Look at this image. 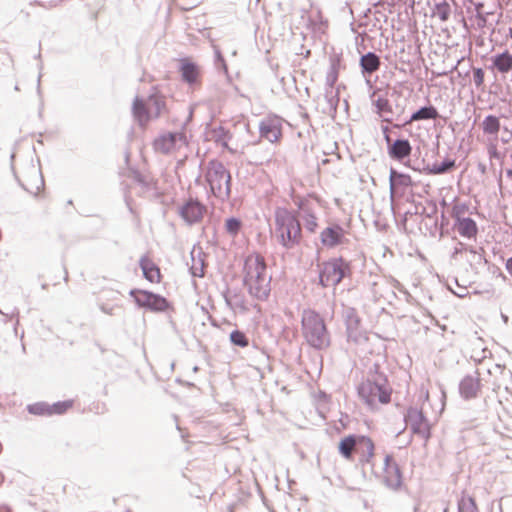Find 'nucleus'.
<instances>
[{
    "mask_svg": "<svg viewBox=\"0 0 512 512\" xmlns=\"http://www.w3.org/2000/svg\"><path fill=\"white\" fill-rule=\"evenodd\" d=\"M345 239V230L339 224H332L326 227L320 234V240L323 246L334 248L343 243Z\"/></svg>",
    "mask_w": 512,
    "mask_h": 512,
    "instance_id": "obj_15",
    "label": "nucleus"
},
{
    "mask_svg": "<svg viewBox=\"0 0 512 512\" xmlns=\"http://www.w3.org/2000/svg\"><path fill=\"white\" fill-rule=\"evenodd\" d=\"M392 388L387 375L374 363L367 371L366 379L359 385L360 398L371 408L377 404H387L391 399Z\"/></svg>",
    "mask_w": 512,
    "mask_h": 512,
    "instance_id": "obj_2",
    "label": "nucleus"
},
{
    "mask_svg": "<svg viewBox=\"0 0 512 512\" xmlns=\"http://www.w3.org/2000/svg\"><path fill=\"white\" fill-rule=\"evenodd\" d=\"M30 414L38 416H50L49 404L46 402H37L27 406Z\"/></svg>",
    "mask_w": 512,
    "mask_h": 512,
    "instance_id": "obj_36",
    "label": "nucleus"
},
{
    "mask_svg": "<svg viewBox=\"0 0 512 512\" xmlns=\"http://www.w3.org/2000/svg\"><path fill=\"white\" fill-rule=\"evenodd\" d=\"M14 90L15 91H19L20 90V88H19V86L17 84L14 86Z\"/></svg>",
    "mask_w": 512,
    "mask_h": 512,
    "instance_id": "obj_62",
    "label": "nucleus"
},
{
    "mask_svg": "<svg viewBox=\"0 0 512 512\" xmlns=\"http://www.w3.org/2000/svg\"><path fill=\"white\" fill-rule=\"evenodd\" d=\"M454 229L459 233L460 236L468 239L475 238L478 233L477 224L470 217L458 219L457 222H454Z\"/></svg>",
    "mask_w": 512,
    "mask_h": 512,
    "instance_id": "obj_20",
    "label": "nucleus"
},
{
    "mask_svg": "<svg viewBox=\"0 0 512 512\" xmlns=\"http://www.w3.org/2000/svg\"><path fill=\"white\" fill-rule=\"evenodd\" d=\"M489 154L491 157H496L497 156V150L495 148L491 149L489 151Z\"/></svg>",
    "mask_w": 512,
    "mask_h": 512,
    "instance_id": "obj_55",
    "label": "nucleus"
},
{
    "mask_svg": "<svg viewBox=\"0 0 512 512\" xmlns=\"http://www.w3.org/2000/svg\"><path fill=\"white\" fill-rule=\"evenodd\" d=\"M324 97L329 111L336 112L340 100L338 90H335L334 86H326Z\"/></svg>",
    "mask_w": 512,
    "mask_h": 512,
    "instance_id": "obj_33",
    "label": "nucleus"
},
{
    "mask_svg": "<svg viewBox=\"0 0 512 512\" xmlns=\"http://www.w3.org/2000/svg\"><path fill=\"white\" fill-rule=\"evenodd\" d=\"M505 266H506L507 271L509 272V274L512 277V257L507 259Z\"/></svg>",
    "mask_w": 512,
    "mask_h": 512,
    "instance_id": "obj_51",
    "label": "nucleus"
},
{
    "mask_svg": "<svg viewBox=\"0 0 512 512\" xmlns=\"http://www.w3.org/2000/svg\"><path fill=\"white\" fill-rule=\"evenodd\" d=\"M490 61L491 70H496L503 75L512 71V54L508 50L492 55Z\"/></svg>",
    "mask_w": 512,
    "mask_h": 512,
    "instance_id": "obj_16",
    "label": "nucleus"
},
{
    "mask_svg": "<svg viewBox=\"0 0 512 512\" xmlns=\"http://www.w3.org/2000/svg\"><path fill=\"white\" fill-rule=\"evenodd\" d=\"M456 167V161L454 159H445L440 164L434 163L433 165H425L422 171L430 175H441L445 174Z\"/></svg>",
    "mask_w": 512,
    "mask_h": 512,
    "instance_id": "obj_26",
    "label": "nucleus"
},
{
    "mask_svg": "<svg viewBox=\"0 0 512 512\" xmlns=\"http://www.w3.org/2000/svg\"><path fill=\"white\" fill-rule=\"evenodd\" d=\"M375 106L378 112H391L390 103L386 98L378 97L375 101Z\"/></svg>",
    "mask_w": 512,
    "mask_h": 512,
    "instance_id": "obj_42",
    "label": "nucleus"
},
{
    "mask_svg": "<svg viewBox=\"0 0 512 512\" xmlns=\"http://www.w3.org/2000/svg\"><path fill=\"white\" fill-rule=\"evenodd\" d=\"M356 452L361 455V462L369 463L374 456L373 441L367 436L359 435Z\"/></svg>",
    "mask_w": 512,
    "mask_h": 512,
    "instance_id": "obj_22",
    "label": "nucleus"
},
{
    "mask_svg": "<svg viewBox=\"0 0 512 512\" xmlns=\"http://www.w3.org/2000/svg\"><path fill=\"white\" fill-rule=\"evenodd\" d=\"M230 341L233 345L242 348L247 347L249 344L247 336L240 330H233L230 333Z\"/></svg>",
    "mask_w": 512,
    "mask_h": 512,
    "instance_id": "obj_38",
    "label": "nucleus"
},
{
    "mask_svg": "<svg viewBox=\"0 0 512 512\" xmlns=\"http://www.w3.org/2000/svg\"><path fill=\"white\" fill-rule=\"evenodd\" d=\"M502 318H503V320H504L505 322H507V321H508V317H507L506 315H502Z\"/></svg>",
    "mask_w": 512,
    "mask_h": 512,
    "instance_id": "obj_61",
    "label": "nucleus"
},
{
    "mask_svg": "<svg viewBox=\"0 0 512 512\" xmlns=\"http://www.w3.org/2000/svg\"><path fill=\"white\" fill-rule=\"evenodd\" d=\"M156 152L162 154L173 153L187 146V138L184 132H166L161 134L153 143Z\"/></svg>",
    "mask_w": 512,
    "mask_h": 512,
    "instance_id": "obj_8",
    "label": "nucleus"
},
{
    "mask_svg": "<svg viewBox=\"0 0 512 512\" xmlns=\"http://www.w3.org/2000/svg\"><path fill=\"white\" fill-rule=\"evenodd\" d=\"M480 389L481 381L477 371L474 375H466L459 383V394L464 400L477 398Z\"/></svg>",
    "mask_w": 512,
    "mask_h": 512,
    "instance_id": "obj_13",
    "label": "nucleus"
},
{
    "mask_svg": "<svg viewBox=\"0 0 512 512\" xmlns=\"http://www.w3.org/2000/svg\"><path fill=\"white\" fill-rule=\"evenodd\" d=\"M248 127H249V125L246 124V123H243V124L239 125V128H243L245 130H248Z\"/></svg>",
    "mask_w": 512,
    "mask_h": 512,
    "instance_id": "obj_56",
    "label": "nucleus"
},
{
    "mask_svg": "<svg viewBox=\"0 0 512 512\" xmlns=\"http://www.w3.org/2000/svg\"><path fill=\"white\" fill-rule=\"evenodd\" d=\"M382 133H383L384 139H385V141L387 143V146H388L389 143L392 142L391 137L389 135V128H388V126H382Z\"/></svg>",
    "mask_w": 512,
    "mask_h": 512,
    "instance_id": "obj_49",
    "label": "nucleus"
},
{
    "mask_svg": "<svg viewBox=\"0 0 512 512\" xmlns=\"http://www.w3.org/2000/svg\"><path fill=\"white\" fill-rule=\"evenodd\" d=\"M343 318L346 324V332L348 340L361 344L367 340L364 331L360 328V317L353 307H345L343 310Z\"/></svg>",
    "mask_w": 512,
    "mask_h": 512,
    "instance_id": "obj_10",
    "label": "nucleus"
},
{
    "mask_svg": "<svg viewBox=\"0 0 512 512\" xmlns=\"http://www.w3.org/2000/svg\"><path fill=\"white\" fill-rule=\"evenodd\" d=\"M129 294L139 307L153 312H163L169 307L167 299L159 294L137 289L131 290Z\"/></svg>",
    "mask_w": 512,
    "mask_h": 512,
    "instance_id": "obj_7",
    "label": "nucleus"
},
{
    "mask_svg": "<svg viewBox=\"0 0 512 512\" xmlns=\"http://www.w3.org/2000/svg\"><path fill=\"white\" fill-rule=\"evenodd\" d=\"M469 251H470L471 253H476V251H475L473 248H470V249H469Z\"/></svg>",
    "mask_w": 512,
    "mask_h": 512,
    "instance_id": "obj_64",
    "label": "nucleus"
},
{
    "mask_svg": "<svg viewBox=\"0 0 512 512\" xmlns=\"http://www.w3.org/2000/svg\"><path fill=\"white\" fill-rule=\"evenodd\" d=\"M450 12V6L445 0H441L435 3L433 14L441 21H446L450 16Z\"/></svg>",
    "mask_w": 512,
    "mask_h": 512,
    "instance_id": "obj_34",
    "label": "nucleus"
},
{
    "mask_svg": "<svg viewBox=\"0 0 512 512\" xmlns=\"http://www.w3.org/2000/svg\"><path fill=\"white\" fill-rule=\"evenodd\" d=\"M380 57L374 52H367L360 57L359 65L364 77L370 76L380 68Z\"/></svg>",
    "mask_w": 512,
    "mask_h": 512,
    "instance_id": "obj_19",
    "label": "nucleus"
},
{
    "mask_svg": "<svg viewBox=\"0 0 512 512\" xmlns=\"http://www.w3.org/2000/svg\"><path fill=\"white\" fill-rule=\"evenodd\" d=\"M508 35L512 38V27L509 28V33Z\"/></svg>",
    "mask_w": 512,
    "mask_h": 512,
    "instance_id": "obj_60",
    "label": "nucleus"
},
{
    "mask_svg": "<svg viewBox=\"0 0 512 512\" xmlns=\"http://www.w3.org/2000/svg\"><path fill=\"white\" fill-rule=\"evenodd\" d=\"M37 4H38V5H40V6H42V7H45V8H47V7H48L47 5L42 4V3H39V2H38Z\"/></svg>",
    "mask_w": 512,
    "mask_h": 512,
    "instance_id": "obj_63",
    "label": "nucleus"
},
{
    "mask_svg": "<svg viewBox=\"0 0 512 512\" xmlns=\"http://www.w3.org/2000/svg\"><path fill=\"white\" fill-rule=\"evenodd\" d=\"M205 212L206 207L203 204H201L198 200L194 199L188 200L180 208L181 217L189 225L199 222L203 218Z\"/></svg>",
    "mask_w": 512,
    "mask_h": 512,
    "instance_id": "obj_14",
    "label": "nucleus"
},
{
    "mask_svg": "<svg viewBox=\"0 0 512 512\" xmlns=\"http://www.w3.org/2000/svg\"><path fill=\"white\" fill-rule=\"evenodd\" d=\"M140 268L142 269L144 277L151 283L160 281L159 268L146 256L140 258Z\"/></svg>",
    "mask_w": 512,
    "mask_h": 512,
    "instance_id": "obj_23",
    "label": "nucleus"
},
{
    "mask_svg": "<svg viewBox=\"0 0 512 512\" xmlns=\"http://www.w3.org/2000/svg\"><path fill=\"white\" fill-rule=\"evenodd\" d=\"M482 130L484 134L497 136L500 130V120L497 116L487 115L482 124Z\"/></svg>",
    "mask_w": 512,
    "mask_h": 512,
    "instance_id": "obj_31",
    "label": "nucleus"
},
{
    "mask_svg": "<svg viewBox=\"0 0 512 512\" xmlns=\"http://www.w3.org/2000/svg\"><path fill=\"white\" fill-rule=\"evenodd\" d=\"M473 82L477 88H481L484 83V71L482 68L473 69Z\"/></svg>",
    "mask_w": 512,
    "mask_h": 512,
    "instance_id": "obj_44",
    "label": "nucleus"
},
{
    "mask_svg": "<svg viewBox=\"0 0 512 512\" xmlns=\"http://www.w3.org/2000/svg\"><path fill=\"white\" fill-rule=\"evenodd\" d=\"M389 156L397 161L407 158L412 151V146L407 139H397L387 146Z\"/></svg>",
    "mask_w": 512,
    "mask_h": 512,
    "instance_id": "obj_17",
    "label": "nucleus"
},
{
    "mask_svg": "<svg viewBox=\"0 0 512 512\" xmlns=\"http://www.w3.org/2000/svg\"><path fill=\"white\" fill-rule=\"evenodd\" d=\"M43 66L42 64L39 66V69H40V72H39V75H38V79H37V93L39 95H41V86H40V83H41V77H42V73H41V70H42Z\"/></svg>",
    "mask_w": 512,
    "mask_h": 512,
    "instance_id": "obj_50",
    "label": "nucleus"
},
{
    "mask_svg": "<svg viewBox=\"0 0 512 512\" xmlns=\"http://www.w3.org/2000/svg\"><path fill=\"white\" fill-rule=\"evenodd\" d=\"M467 206L465 204H456L452 208L451 216L454 219V222H457L458 219H464V214L466 213Z\"/></svg>",
    "mask_w": 512,
    "mask_h": 512,
    "instance_id": "obj_41",
    "label": "nucleus"
},
{
    "mask_svg": "<svg viewBox=\"0 0 512 512\" xmlns=\"http://www.w3.org/2000/svg\"><path fill=\"white\" fill-rule=\"evenodd\" d=\"M214 52H215V65L218 68H222L224 70V72L227 73V65H226V62H225L219 48L215 46Z\"/></svg>",
    "mask_w": 512,
    "mask_h": 512,
    "instance_id": "obj_45",
    "label": "nucleus"
},
{
    "mask_svg": "<svg viewBox=\"0 0 512 512\" xmlns=\"http://www.w3.org/2000/svg\"><path fill=\"white\" fill-rule=\"evenodd\" d=\"M467 251V247L463 243H458V245L454 248L452 256L455 257L457 254L462 253L463 251Z\"/></svg>",
    "mask_w": 512,
    "mask_h": 512,
    "instance_id": "obj_48",
    "label": "nucleus"
},
{
    "mask_svg": "<svg viewBox=\"0 0 512 512\" xmlns=\"http://www.w3.org/2000/svg\"><path fill=\"white\" fill-rule=\"evenodd\" d=\"M384 484L392 490H397L402 484V475L399 466L394 462L391 455H386L384 459Z\"/></svg>",
    "mask_w": 512,
    "mask_h": 512,
    "instance_id": "obj_11",
    "label": "nucleus"
},
{
    "mask_svg": "<svg viewBox=\"0 0 512 512\" xmlns=\"http://www.w3.org/2000/svg\"><path fill=\"white\" fill-rule=\"evenodd\" d=\"M0 313L9 319L16 317L14 329H15V331H17V325L19 324V319H18L19 310L17 308H13L10 312H4L0 309Z\"/></svg>",
    "mask_w": 512,
    "mask_h": 512,
    "instance_id": "obj_47",
    "label": "nucleus"
},
{
    "mask_svg": "<svg viewBox=\"0 0 512 512\" xmlns=\"http://www.w3.org/2000/svg\"><path fill=\"white\" fill-rule=\"evenodd\" d=\"M242 223L240 219L236 217H231L226 220L225 228L227 233H229L232 236H235L239 233L241 229Z\"/></svg>",
    "mask_w": 512,
    "mask_h": 512,
    "instance_id": "obj_39",
    "label": "nucleus"
},
{
    "mask_svg": "<svg viewBox=\"0 0 512 512\" xmlns=\"http://www.w3.org/2000/svg\"><path fill=\"white\" fill-rule=\"evenodd\" d=\"M349 271V264L342 258L323 263L319 273V282L323 287L338 285Z\"/></svg>",
    "mask_w": 512,
    "mask_h": 512,
    "instance_id": "obj_6",
    "label": "nucleus"
},
{
    "mask_svg": "<svg viewBox=\"0 0 512 512\" xmlns=\"http://www.w3.org/2000/svg\"><path fill=\"white\" fill-rule=\"evenodd\" d=\"M506 175H507V177L512 179V170L511 169L507 170Z\"/></svg>",
    "mask_w": 512,
    "mask_h": 512,
    "instance_id": "obj_57",
    "label": "nucleus"
},
{
    "mask_svg": "<svg viewBox=\"0 0 512 512\" xmlns=\"http://www.w3.org/2000/svg\"><path fill=\"white\" fill-rule=\"evenodd\" d=\"M310 23L316 28L318 25H327V21L323 18L320 10H317L315 14L309 17Z\"/></svg>",
    "mask_w": 512,
    "mask_h": 512,
    "instance_id": "obj_43",
    "label": "nucleus"
},
{
    "mask_svg": "<svg viewBox=\"0 0 512 512\" xmlns=\"http://www.w3.org/2000/svg\"><path fill=\"white\" fill-rule=\"evenodd\" d=\"M192 261H193V264L190 268L191 274L194 277H203L204 276V261H203V259L199 258L198 260H195L194 256L192 255Z\"/></svg>",
    "mask_w": 512,
    "mask_h": 512,
    "instance_id": "obj_40",
    "label": "nucleus"
},
{
    "mask_svg": "<svg viewBox=\"0 0 512 512\" xmlns=\"http://www.w3.org/2000/svg\"><path fill=\"white\" fill-rule=\"evenodd\" d=\"M132 112L134 118L142 127H144L152 119L147 103L140 99L138 96L135 97L133 101Z\"/></svg>",
    "mask_w": 512,
    "mask_h": 512,
    "instance_id": "obj_21",
    "label": "nucleus"
},
{
    "mask_svg": "<svg viewBox=\"0 0 512 512\" xmlns=\"http://www.w3.org/2000/svg\"><path fill=\"white\" fill-rule=\"evenodd\" d=\"M206 181L215 197L221 201L229 199L231 194V175L222 162L217 160L209 162Z\"/></svg>",
    "mask_w": 512,
    "mask_h": 512,
    "instance_id": "obj_5",
    "label": "nucleus"
},
{
    "mask_svg": "<svg viewBox=\"0 0 512 512\" xmlns=\"http://www.w3.org/2000/svg\"><path fill=\"white\" fill-rule=\"evenodd\" d=\"M301 325L303 337L311 347L324 350L330 346V333L324 319L316 311L304 310Z\"/></svg>",
    "mask_w": 512,
    "mask_h": 512,
    "instance_id": "obj_4",
    "label": "nucleus"
},
{
    "mask_svg": "<svg viewBox=\"0 0 512 512\" xmlns=\"http://www.w3.org/2000/svg\"><path fill=\"white\" fill-rule=\"evenodd\" d=\"M439 117V113L437 109L432 106H424L412 113L410 116V119L406 121L405 124H410L414 121H420V120H435Z\"/></svg>",
    "mask_w": 512,
    "mask_h": 512,
    "instance_id": "obj_27",
    "label": "nucleus"
},
{
    "mask_svg": "<svg viewBox=\"0 0 512 512\" xmlns=\"http://www.w3.org/2000/svg\"><path fill=\"white\" fill-rule=\"evenodd\" d=\"M406 425H408L413 434L418 435L425 441L431 436L430 425L427 418L421 410L410 407L404 416Z\"/></svg>",
    "mask_w": 512,
    "mask_h": 512,
    "instance_id": "obj_9",
    "label": "nucleus"
},
{
    "mask_svg": "<svg viewBox=\"0 0 512 512\" xmlns=\"http://www.w3.org/2000/svg\"><path fill=\"white\" fill-rule=\"evenodd\" d=\"M152 119H156L162 115L166 109L165 99L163 96L153 93L146 100Z\"/></svg>",
    "mask_w": 512,
    "mask_h": 512,
    "instance_id": "obj_24",
    "label": "nucleus"
},
{
    "mask_svg": "<svg viewBox=\"0 0 512 512\" xmlns=\"http://www.w3.org/2000/svg\"><path fill=\"white\" fill-rule=\"evenodd\" d=\"M299 215L298 219H302L304 222V227L309 232H315L318 227L317 218L309 206L306 200H300L298 203Z\"/></svg>",
    "mask_w": 512,
    "mask_h": 512,
    "instance_id": "obj_18",
    "label": "nucleus"
},
{
    "mask_svg": "<svg viewBox=\"0 0 512 512\" xmlns=\"http://www.w3.org/2000/svg\"><path fill=\"white\" fill-rule=\"evenodd\" d=\"M73 405L72 400H66V401H58L53 404H49L50 408V416L51 415H61L65 413L69 408H71Z\"/></svg>",
    "mask_w": 512,
    "mask_h": 512,
    "instance_id": "obj_37",
    "label": "nucleus"
},
{
    "mask_svg": "<svg viewBox=\"0 0 512 512\" xmlns=\"http://www.w3.org/2000/svg\"><path fill=\"white\" fill-rule=\"evenodd\" d=\"M454 294L460 298H462L466 295L465 293H458V292H454Z\"/></svg>",
    "mask_w": 512,
    "mask_h": 512,
    "instance_id": "obj_58",
    "label": "nucleus"
},
{
    "mask_svg": "<svg viewBox=\"0 0 512 512\" xmlns=\"http://www.w3.org/2000/svg\"><path fill=\"white\" fill-rule=\"evenodd\" d=\"M55 6H57V2H56V1H55V2H51V3L49 4V7H55Z\"/></svg>",
    "mask_w": 512,
    "mask_h": 512,
    "instance_id": "obj_59",
    "label": "nucleus"
},
{
    "mask_svg": "<svg viewBox=\"0 0 512 512\" xmlns=\"http://www.w3.org/2000/svg\"><path fill=\"white\" fill-rule=\"evenodd\" d=\"M181 75L185 82L193 84L196 82L199 70L196 64L184 61L181 65Z\"/></svg>",
    "mask_w": 512,
    "mask_h": 512,
    "instance_id": "obj_30",
    "label": "nucleus"
},
{
    "mask_svg": "<svg viewBox=\"0 0 512 512\" xmlns=\"http://www.w3.org/2000/svg\"><path fill=\"white\" fill-rule=\"evenodd\" d=\"M213 138L218 145L227 149L231 153H235L236 150L232 149L228 145V142L231 139V135H230L229 131L226 130L224 127L220 126V127L216 128L213 131Z\"/></svg>",
    "mask_w": 512,
    "mask_h": 512,
    "instance_id": "obj_32",
    "label": "nucleus"
},
{
    "mask_svg": "<svg viewBox=\"0 0 512 512\" xmlns=\"http://www.w3.org/2000/svg\"><path fill=\"white\" fill-rule=\"evenodd\" d=\"M341 57L334 54L330 57V67L326 75V86H334L338 80Z\"/></svg>",
    "mask_w": 512,
    "mask_h": 512,
    "instance_id": "obj_29",
    "label": "nucleus"
},
{
    "mask_svg": "<svg viewBox=\"0 0 512 512\" xmlns=\"http://www.w3.org/2000/svg\"><path fill=\"white\" fill-rule=\"evenodd\" d=\"M477 168H478V170L480 171L481 174H485L486 173L487 168H486V165L484 163H481V162L478 163Z\"/></svg>",
    "mask_w": 512,
    "mask_h": 512,
    "instance_id": "obj_52",
    "label": "nucleus"
},
{
    "mask_svg": "<svg viewBox=\"0 0 512 512\" xmlns=\"http://www.w3.org/2000/svg\"><path fill=\"white\" fill-rule=\"evenodd\" d=\"M223 297H224V299H225L226 304H227L229 307H231V306H232V304H231L230 299L228 298L227 293H224V294H223Z\"/></svg>",
    "mask_w": 512,
    "mask_h": 512,
    "instance_id": "obj_54",
    "label": "nucleus"
},
{
    "mask_svg": "<svg viewBox=\"0 0 512 512\" xmlns=\"http://www.w3.org/2000/svg\"><path fill=\"white\" fill-rule=\"evenodd\" d=\"M243 282L253 298L264 301L269 297L271 276L267 272L265 260L261 255H249L245 259Z\"/></svg>",
    "mask_w": 512,
    "mask_h": 512,
    "instance_id": "obj_1",
    "label": "nucleus"
},
{
    "mask_svg": "<svg viewBox=\"0 0 512 512\" xmlns=\"http://www.w3.org/2000/svg\"><path fill=\"white\" fill-rule=\"evenodd\" d=\"M274 234L280 245L290 250L298 246L302 239L301 225L298 217L286 208L275 210Z\"/></svg>",
    "mask_w": 512,
    "mask_h": 512,
    "instance_id": "obj_3",
    "label": "nucleus"
},
{
    "mask_svg": "<svg viewBox=\"0 0 512 512\" xmlns=\"http://www.w3.org/2000/svg\"><path fill=\"white\" fill-rule=\"evenodd\" d=\"M458 512H479L474 498L462 496L458 501Z\"/></svg>",
    "mask_w": 512,
    "mask_h": 512,
    "instance_id": "obj_35",
    "label": "nucleus"
},
{
    "mask_svg": "<svg viewBox=\"0 0 512 512\" xmlns=\"http://www.w3.org/2000/svg\"><path fill=\"white\" fill-rule=\"evenodd\" d=\"M359 435H349L342 439L339 443V452L346 459H350L354 451H356Z\"/></svg>",
    "mask_w": 512,
    "mask_h": 512,
    "instance_id": "obj_28",
    "label": "nucleus"
},
{
    "mask_svg": "<svg viewBox=\"0 0 512 512\" xmlns=\"http://www.w3.org/2000/svg\"><path fill=\"white\" fill-rule=\"evenodd\" d=\"M100 308H101V310H102L104 313L109 314V315H113V308H112V307H111V308H108V307H106V306H104V305H101V307H100Z\"/></svg>",
    "mask_w": 512,
    "mask_h": 512,
    "instance_id": "obj_53",
    "label": "nucleus"
},
{
    "mask_svg": "<svg viewBox=\"0 0 512 512\" xmlns=\"http://www.w3.org/2000/svg\"><path fill=\"white\" fill-rule=\"evenodd\" d=\"M391 196L395 193L397 187H408L412 184V179L408 174L400 173L394 168L390 169L389 175Z\"/></svg>",
    "mask_w": 512,
    "mask_h": 512,
    "instance_id": "obj_25",
    "label": "nucleus"
},
{
    "mask_svg": "<svg viewBox=\"0 0 512 512\" xmlns=\"http://www.w3.org/2000/svg\"><path fill=\"white\" fill-rule=\"evenodd\" d=\"M282 124L277 117H267L259 123L260 137L274 143L279 140L281 136Z\"/></svg>",
    "mask_w": 512,
    "mask_h": 512,
    "instance_id": "obj_12",
    "label": "nucleus"
},
{
    "mask_svg": "<svg viewBox=\"0 0 512 512\" xmlns=\"http://www.w3.org/2000/svg\"><path fill=\"white\" fill-rule=\"evenodd\" d=\"M483 7L482 4H478L477 5V14H476V19H477V25L480 27V28H483L485 27L486 23H487V14H484L482 12L479 11V9Z\"/></svg>",
    "mask_w": 512,
    "mask_h": 512,
    "instance_id": "obj_46",
    "label": "nucleus"
}]
</instances>
